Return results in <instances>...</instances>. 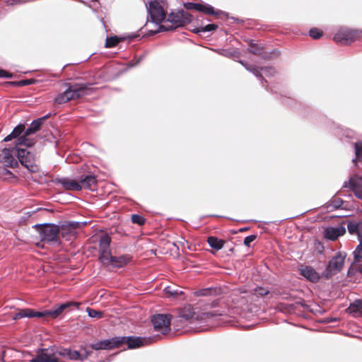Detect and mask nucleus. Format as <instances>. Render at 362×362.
<instances>
[{"label": "nucleus", "mask_w": 362, "mask_h": 362, "mask_svg": "<svg viewBox=\"0 0 362 362\" xmlns=\"http://www.w3.org/2000/svg\"><path fill=\"white\" fill-rule=\"evenodd\" d=\"M130 255H123L121 256L110 255L107 261L102 264L104 266H111L113 268H120L129 263L132 260Z\"/></svg>", "instance_id": "nucleus-15"}, {"label": "nucleus", "mask_w": 362, "mask_h": 362, "mask_svg": "<svg viewBox=\"0 0 362 362\" xmlns=\"http://www.w3.org/2000/svg\"><path fill=\"white\" fill-rule=\"evenodd\" d=\"M25 2V0H8L7 4L9 6H13L15 4H19Z\"/></svg>", "instance_id": "nucleus-53"}, {"label": "nucleus", "mask_w": 362, "mask_h": 362, "mask_svg": "<svg viewBox=\"0 0 362 362\" xmlns=\"http://www.w3.org/2000/svg\"><path fill=\"white\" fill-rule=\"evenodd\" d=\"M211 288H207L201 289V290L197 291L195 293V294L197 296H208V295H209L211 293Z\"/></svg>", "instance_id": "nucleus-51"}, {"label": "nucleus", "mask_w": 362, "mask_h": 362, "mask_svg": "<svg viewBox=\"0 0 362 362\" xmlns=\"http://www.w3.org/2000/svg\"><path fill=\"white\" fill-rule=\"evenodd\" d=\"M57 353L59 356L67 357L69 360H76L79 357L78 351H72L66 348L57 349Z\"/></svg>", "instance_id": "nucleus-22"}, {"label": "nucleus", "mask_w": 362, "mask_h": 362, "mask_svg": "<svg viewBox=\"0 0 362 362\" xmlns=\"http://www.w3.org/2000/svg\"><path fill=\"white\" fill-rule=\"evenodd\" d=\"M239 62L250 72H252L256 77L259 78L262 81V83L263 84V81H264L262 75L259 71V70L255 67L254 66L249 64L248 63L240 60Z\"/></svg>", "instance_id": "nucleus-26"}, {"label": "nucleus", "mask_w": 362, "mask_h": 362, "mask_svg": "<svg viewBox=\"0 0 362 362\" xmlns=\"http://www.w3.org/2000/svg\"><path fill=\"white\" fill-rule=\"evenodd\" d=\"M57 184H60L62 187L67 190H81V185L78 181L71 180L67 177H57L55 180Z\"/></svg>", "instance_id": "nucleus-17"}, {"label": "nucleus", "mask_w": 362, "mask_h": 362, "mask_svg": "<svg viewBox=\"0 0 362 362\" xmlns=\"http://www.w3.org/2000/svg\"><path fill=\"white\" fill-rule=\"evenodd\" d=\"M25 131V126L24 124H19L18 125H17L13 129V131L8 134L7 135L4 139V141H11L12 139H18V137Z\"/></svg>", "instance_id": "nucleus-23"}, {"label": "nucleus", "mask_w": 362, "mask_h": 362, "mask_svg": "<svg viewBox=\"0 0 362 362\" xmlns=\"http://www.w3.org/2000/svg\"><path fill=\"white\" fill-rule=\"evenodd\" d=\"M300 305L301 307L305 308L307 305L305 304L303 301H296L294 304H292L291 306L293 308H298V306Z\"/></svg>", "instance_id": "nucleus-54"}, {"label": "nucleus", "mask_w": 362, "mask_h": 362, "mask_svg": "<svg viewBox=\"0 0 362 362\" xmlns=\"http://www.w3.org/2000/svg\"><path fill=\"white\" fill-rule=\"evenodd\" d=\"M86 313H88V315L92 318L99 319L103 317V312L92 309L90 308H86Z\"/></svg>", "instance_id": "nucleus-37"}, {"label": "nucleus", "mask_w": 362, "mask_h": 362, "mask_svg": "<svg viewBox=\"0 0 362 362\" xmlns=\"http://www.w3.org/2000/svg\"><path fill=\"white\" fill-rule=\"evenodd\" d=\"M124 39L117 36L107 37L105 40V47L111 48L115 47L119 42Z\"/></svg>", "instance_id": "nucleus-29"}, {"label": "nucleus", "mask_w": 362, "mask_h": 362, "mask_svg": "<svg viewBox=\"0 0 362 362\" xmlns=\"http://www.w3.org/2000/svg\"><path fill=\"white\" fill-rule=\"evenodd\" d=\"M346 257L345 252H337L328 262L326 269L322 273V276L329 279L339 273L344 267Z\"/></svg>", "instance_id": "nucleus-3"}, {"label": "nucleus", "mask_w": 362, "mask_h": 362, "mask_svg": "<svg viewBox=\"0 0 362 362\" xmlns=\"http://www.w3.org/2000/svg\"><path fill=\"white\" fill-rule=\"evenodd\" d=\"M88 357V354H81L79 353V357L77 358L76 360H79L81 361H83Z\"/></svg>", "instance_id": "nucleus-56"}, {"label": "nucleus", "mask_w": 362, "mask_h": 362, "mask_svg": "<svg viewBox=\"0 0 362 362\" xmlns=\"http://www.w3.org/2000/svg\"><path fill=\"white\" fill-rule=\"evenodd\" d=\"M343 204V200L339 197H334L328 203L327 208L332 209H339Z\"/></svg>", "instance_id": "nucleus-31"}, {"label": "nucleus", "mask_w": 362, "mask_h": 362, "mask_svg": "<svg viewBox=\"0 0 362 362\" xmlns=\"http://www.w3.org/2000/svg\"><path fill=\"white\" fill-rule=\"evenodd\" d=\"M347 229L350 234H356L358 240H362V222L356 221H349L347 223Z\"/></svg>", "instance_id": "nucleus-21"}, {"label": "nucleus", "mask_w": 362, "mask_h": 362, "mask_svg": "<svg viewBox=\"0 0 362 362\" xmlns=\"http://www.w3.org/2000/svg\"><path fill=\"white\" fill-rule=\"evenodd\" d=\"M202 8L201 10H199V11H201V12H203L204 13H206V14H209V15H211V16H219L221 14H224V12L220 11V10H216L215 11L214 7H212L211 5L209 4H202Z\"/></svg>", "instance_id": "nucleus-27"}, {"label": "nucleus", "mask_w": 362, "mask_h": 362, "mask_svg": "<svg viewBox=\"0 0 362 362\" xmlns=\"http://www.w3.org/2000/svg\"><path fill=\"white\" fill-rule=\"evenodd\" d=\"M180 10H178L175 12L172 11L168 14L167 18V21L177 25V26H180Z\"/></svg>", "instance_id": "nucleus-28"}, {"label": "nucleus", "mask_w": 362, "mask_h": 362, "mask_svg": "<svg viewBox=\"0 0 362 362\" xmlns=\"http://www.w3.org/2000/svg\"><path fill=\"white\" fill-rule=\"evenodd\" d=\"M30 308L26 309H19L18 311L14 314L13 316V320H17L21 319L23 317H29L30 318Z\"/></svg>", "instance_id": "nucleus-36"}, {"label": "nucleus", "mask_w": 362, "mask_h": 362, "mask_svg": "<svg viewBox=\"0 0 362 362\" xmlns=\"http://www.w3.org/2000/svg\"><path fill=\"white\" fill-rule=\"evenodd\" d=\"M142 59H143V57H141L139 58V59L138 60L137 63L140 62L142 60Z\"/></svg>", "instance_id": "nucleus-60"}, {"label": "nucleus", "mask_w": 362, "mask_h": 362, "mask_svg": "<svg viewBox=\"0 0 362 362\" xmlns=\"http://www.w3.org/2000/svg\"><path fill=\"white\" fill-rule=\"evenodd\" d=\"M354 262L348 270V276L354 275L356 272L362 275V239L353 252Z\"/></svg>", "instance_id": "nucleus-10"}, {"label": "nucleus", "mask_w": 362, "mask_h": 362, "mask_svg": "<svg viewBox=\"0 0 362 362\" xmlns=\"http://www.w3.org/2000/svg\"><path fill=\"white\" fill-rule=\"evenodd\" d=\"M69 102V98H66V94L63 93H59L55 98L54 103L57 104H64Z\"/></svg>", "instance_id": "nucleus-41"}, {"label": "nucleus", "mask_w": 362, "mask_h": 362, "mask_svg": "<svg viewBox=\"0 0 362 362\" xmlns=\"http://www.w3.org/2000/svg\"><path fill=\"white\" fill-rule=\"evenodd\" d=\"M269 293L268 289L263 287H256L250 291L252 296V300L255 297H262Z\"/></svg>", "instance_id": "nucleus-30"}, {"label": "nucleus", "mask_w": 362, "mask_h": 362, "mask_svg": "<svg viewBox=\"0 0 362 362\" xmlns=\"http://www.w3.org/2000/svg\"><path fill=\"white\" fill-rule=\"evenodd\" d=\"M358 31L347 28H341L334 36V40L343 45L353 42L358 37Z\"/></svg>", "instance_id": "nucleus-8"}, {"label": "nucleus", "mask_w": 362, "mask_h": 362, "mask_svg": "<svg viewBox=\"0 0 362 362\" xmlns=\"http://www.w3.org/2000/svg\"><path fill=\"white\" fill-rule=\"evenodd\" d=\"M309 33L313 39H319L322 35V32L316 28H311Z\"/></svg>", "instance_id": "nucleus-46"}, {"label": "nucleus", "mask_w": 362, "mask_h": 362, "mask_svg": "<svg viewBox=\"0 0 362 362\" xmlns=\"http://www.w3.org/2000/svg\"><path fill=\"white\" fill-rule=\"evenodd\" d=\"M148 16L151 18L153 23L158 25L166 18L165 12L163 7L157 1H151L149 2V6L147 7Z\"/></svg>", "instance_id": "nucleus-4"}, {"label": "nucleus", "mask_w": 362, "mask_h": 362, "mask_svg": "<svg viewBox=\"0 0 362 362\" xmlns=\"http://www.w3.org/2000/svg\"><path fill=\"white\" fill-rule=\"evenodd\" d=\"M353 192L356 197L362 199V187L356 189Z\"/></svg>", "instance_id": "nucleus-52"}, {"label": "nucleus", "mask_w": 362, "mask_h": 362, "mask_svg": "<svg viewBox=\"0 0 362 362\" xmlns=\"http://www.w3.org/2000/svg\"><path fill=\"white\" fill-rule=\"evenodd\" d=\"M40 228L39 233L41 241L50 245H61L59 228L54 223H44L35 225Z\"/></svg>", "instance_id": "nucleus-1"}, {"label": "nucleus", "mask_w": 362, "mask_h": 362, "mask_svg": "<svg viewBox=\"0 0 362 362\" xmlns=\"http://www.w3.org/2000/svg\"><path fill=\"white\" fill-rule=\"evenodd\" d=\"M218 25L216 24H208L205 26H202L198 28H195L193 30V32L197 34H200L202 33L210 32L216 30Z\"/></svg>", "instance_id": "nucleus-33"}, {"label": "nucleus", "mask_w": 362, "mask_h": 362, "mask_svg": "<svg viewBox=\"0 0 362 362\" xmlns=\"http://www.w3.org/2000/svg\"><path fill=\"white\" fill-rule=\"evenodd\" d=\"M247 229H248V228H247V227L242 228L240 229V232H244V231H246Z\"/></svg>", "instance_id": "nucleus-58"}, {"label": "nucleus", "mask_w": 362, "mask_h": 362, "mask_svg": "<svg viewBox=\"0 0 362 362\" xmlns=\"http://www.w3.org/2000/svg\"><path fill=\"white\" fill-rule=\"evenodd\" d=\"M170 315L157 314L152 317L151 322L155 331L166 334L170 331Z\"/></svg>", "instance_id": "nucleus-5"}, {"label": "nucleus", "mask_w": 362, "mask_h": 362, "mask_svg": "<svg viewBox=\"0 0 362 362\" xmlns=\"http://www.w3.org/2000/svg\"><path fill=\"white\" fill-rule=\"evenodd\" d=\"M78 182L81 185V189L84 188L94 191L97 184V180L95 175H88L85 177L81 178Z\"/></svg>", "instance_id": "nucleus-20"}, {"label": "nucleus", "mask_w": 362, "mask_h": 362, "mask_svg": "<svg viewBox=\"0 0 362 362\" xmlns=\"http://www.w3.org/2000/svg\"><path fill=\"white\" fill-rule=\"evenodd\" d=\"M262 47L259 46L256 43H254L252 40H250L248 48L249 52L255 55H261L262 54Z\"/></svg>", "instance_id": "nucleus-34"}, {"label": "nucleus", "mask_w": 362, "mask_h": 362, "mask_svg": "<svg viewBox=\"0 0 362 362\" xmlns=\"http://www.w3.org/2000/svg\"><path fill=\"white\" fill-rule=\"evenodd\" d=\"M56 346H50L45 349H38L37 355L33 357L30 362H59L56 356Z\"/></svg>", "instance_id": "nucleus-6"}, {"label": "nucleus", "mask_w": 362, "mask_h": 362, "mask_svg": "<svg viewBox=\"0 0 362 362\" xmlns=\"http://www.w3.org/2000/svg\"><path fill=\"white\" fill-rule=\"evenodd\" d=\"M13 77V74L4 70V73H3V75L1 76V78H12Z\"/></svg>", "instance_id": "nucleus-55"}, {"label": "nucleus", "mask_w": 362, "mask_h": 362, "mask_svg": "<svg viewBox=\"0 0 362 362\" xmlns=\"http://www.w3.org/2000/svg\"><path fill=\"white\" fill-rule=\"evenodd\" d=\"M346 233V228L344 226H339L337 227H329L325 230V238L331 240H335L339 236L343 235Z\"/></svg>", "instance_id": "nucleus-18"}, {"label": "nucleus", "mask_w": 362, "mask_h": 362, "mask_svg": "<svg viewBox=\"0 0 362 362\" xmlns=\"http://www.w3.org/2000/svg\"><path fill=\"white\" fill-rule=\"evenodd\" d=\"M194 312L192 310V308L189 307L188 308H185L181 314V317L186 320H191L194 316Z\"/></svg>", "instance_id": "nucleus-40"}, {"label": "nucleus", "mask_w": 362, "mask_h": 362, "mask_svg": "<svg viewBox=\"0 0 362 362\" xmlns=\"http://www.w3.org/2000/svg\"><path fill=\"white\" fill-rule=\"evenodd\" d=\"M111 242V238L107 233L100 235L98 243V260L101 264L107 261L108 257L112 255L110 249Z\"/></svg>", "instance_id": "nucleus-7"}, {"label": "nucleus", "mask_w": 362, "mask_h": 362, "mask_svg": "<svg viewBox=\"0 0 362 362\" xmlns=\"http://www.w3.org/2000/svg\"><path fill=\"white\" fill-rule=\"evenodd\" d=\"M356 158L352 160L356 162V160H362V141L356 142L354 144Z\"/></svg>", "instance_id": "nucleus-35"}, {"label": "nucleus", "mask_w": 362, "mask_h": 362, "mask_svg": "<svg viewBox=\"0 0 362 362\" xmlns=\"http://www.w3.org/2000/svg\"><path fill=\"white\" fill-rule=\"evenodd\" d=\"M10 84L14 85V86H28L33 83V79H26V80H21L19 81H11L9 82Z\"/></svg>", "instance_id": "nucleus-45"}, {"label": "nucleus", "mask_w": 362, "mask_h": 362, "mask_svg": "<svg viewBox=\"0 0 362 362\" xmlns=\"http://www.w3.org/2000/svg\"><path fill=\"white\" fill-rule=\"evenodd\" d=\"M132 221L139 226H142L145 223V218L139 214H133L132 216Z\"/></svg>", "instance_id": "nucleus-43"}, {"label": "nucleus", "mask_w": 362, "mask_h": 362, "mask_svg": "<svg viewBox=\"0 0 362 362\" xmlns=\"http://www.w3.org/2000/svg\"><path fill=\"white\" fill-rule=\"evenodd\" d=\"M66 86L67 88L64 93L66 94V98H69V101L80 98L87 94V84L66 83Z\"/></svg>", "instance_id": "nucleus-9"}, {"label": "nucleus", "mask_w": 362, "mask_h": 362, "mask_svg": "<svg viewBox=\"0 0 362 362\" xmlns=\"http://www.w3.org/2000/svg\"><path fill=\"white\" fill-rule=\"evenodd\" d=\"M86 224V222L71 221L68 223V226L75 229L81 227V226H85Z\"/></svg>", "instance_id": "nucleus-50"}, {"label": "nucleus", "mask_w": 362, "mask_h": 362, "mask_svg": "<svg viewBox=\"0 0 362 362\" xmlns=\"http://www.w3.org/2000/svg\"><path fill=\"white\" fill-rule=\"evenodd\" d=\"M24 144H18V140L15 141V152L21 164L30 172H35L37 166L35 163L34 156L26 148H23Z\"/></svg>", "instance_id": "nucleus-2"}, {"label": "nucleus", "mask_w": 362, "mask_h": 362, "mask_svg": "<svg viewBox=\"0 0 362 362\" xmlns=\"http://www.w3.org/2000/svg\"><path fill=\"white\" fill-rule=\"evenodd\" d=\"M41 125L42 123L40 122V119H37L33 120L30 124V127L25 130L24 134L17 139L18 144H24L25 147H30L34 145L33 140L28 139V136L37 132Z\"/></svg>", "instance_id": "nucleus-12"}, {"label": "nucleus", "mask_w": 362, "mask_h": 362, "mask_svg": "<svg viewBox=\"0 0 362 362\" xmlns=\"http://www.w3.org/2000/svg\"><path fill=\"white\" fill-rule=\"evenodd\" d=\"M177 25L175 26L173 25H158V29L154 31L153 33L156 34L158 32H164V31H172L174 30L177 28Z\"/></svg>", "instance_id": "nucleus-42"}, {"label": "nucleus", "mask_w": 362, "mask_h": 362, "mask_svg": "<svg viewBox=\"0 0 362 362\" xmlns=\"http://www.w3.org/2000/svg\"><path fill=\"white\" fill-rule=\"evenodd\" d=\"M362 310V298L356 299L354 302L351 303L347 312L350 314H356Z\"/></svg>", "instance_id": "nucleus-25"}, {"label": "nucleus", "mask_w": 362, "mask_h": 362, "mask_svg": "<svg viewBox=\"0 0 362 362\" xmlns=\"http://www.w3.org/2000/svg\"><path fill=\"white\" fill-rule=\"evenodd\" d=\"M299 271L303 276L311 282L316 283L320 278L319 274L310 266L301 265Z\"/></svg>", "instance_id": "nucleus-16"}, {"label": "nucleus", "mask_w": 362, "mask_h": 362, "mask_svg": "<svg viewBox=\"0 0 362 362\" xmlns=\"http://www.w3.org/2000/svg\"><path fill=\"white\" fill-rule=\"evenodd\" d=\"M362 180L361 179L351 177L349 180V185L351 189L354 191L356 189L361 187Z\"/></svg>", "instance_id": "nucleus-39"}, {"label": "nucleus", "mask_w": 362, "mask_h": 362, "mask_svg": "<svg viewBox=\"0 0 362 362\" xmlns=\"http://www.w3.org/2000/svg\"><path fill=\"white\" fill-rule=\"evenodd\" d=\"M257 238L256 235H250L245 237L244 240V245L247 247H250L252 242H253Z\"/></svg>", "instance_id": "nucleus-49"}, {"label": "nucleus", "mask_w": 362, "mask_h": 362, "mask_svg": "<svg viewBox=\"0 0 362 362\" xmlns=\"http://www.w3.org/2000/svg\"><path fill=\"white\" fill-rule=\"evenodd\" d=\"M90 353H91V351H86V354H88V356H89Z\"/></svg>", "instance_id": "nucleus-61"}, {"label": "nucleus", "mask_w": 362, "mask_h": 362, "mask_svg": "<svg viewBox=\"0 0 362 362\" xmlns=\"http://www.w3.org/2000/svg\"><path fill=\"white\" fill-rule=\"evenodd\" d=\"M52 115V113H48L46 115L42 117H40V118H37L38 119H40V122L42 124V122L47 118H49V117H51Z\"/></svg>", "instance_id": "nucleus-57"}, {"label": "nucleus", "mask_w": 362, "mask_h": 362, "mask_svg": "<svg viewBox=\"0 0 362 362\" xmlns=\"http://www.w3.org/2000/svg\"><path fill=\"white\" fill-rule=\"evenodd\" d=\"M165 291L166 292V293L169 294L170 296H177L179 293H181L182 291L179 292L177 289H174L170 286H168L165 288Z\"/></svg>", "instance_id": "nucleus-48"}, {"label": "nucleus", "mask_w": 362, "mask_h": 362, "mask_svg": "<svg viewBox=\"0 0 362 362\" xmlns=\"http://www.w3.org/2000/svg\"><path fill=\"white\" fill-rule=\"evenodd\" d=\"M261 69L264 72V74L268 76H273L276 73V70L270 66H264L262 67Z\"/></svg>", "instance_id": "nucleus-47"}, {"label": "nucleus", "mask_w": 362, "mask_h": 362, "mask_svg": "<svg viewBox=\"0 0 362 362\" xmlns=\"http://www.w3.org/2000/svg\"><path fill=\"white\" fill-rule=\"evenodd\" d=\"M15 146L11 148H4L0 152V163H3L6 167L12 168L18 166V163L14 158V155L16 156L15 152Z\"/></svg>", "instance_id": "nucleus-14"}, {"label": "nucleus", "mask_w": 362, "mask_h": 362, "mask_svg": "<svg viewBox=\"0 0 362 362\" xmlns=\"http://www.w3.org/2000/svg\"><path fill=\"white\" fill-rule=\"evenodd\" d=\"M180 26H182V25H184L185 23H189L190 22H192L193 16L189 13H188L184 10H180Z\"/></svg>", "instance_id": "nucleus-32"}, {"label": "nucleus", "mask_w": 362, "mask_h": 362, "mask_svg": "<svg viewBox=\"0 0 362 362\" xmlns=\"http://www.w3.org/2000/svg\"><path fill=\"white\" fill-rule=\"evenodd\" d=\"M185 7L186 9H188V10L194 9V10L199 11V10H201L203 6H202V4L187 2V3L185 4Z\"/></svg>", "instance_id": "nucleus-44"}, {"label": "nucleus", "mask_w": 362, "mask_h": 362, "mask_svg": "<svg viewBox=\"0 0 362 362\" xmlns=\"http://www.w3.org/2000/svg\"><path fill=\"white\" fill-rule=\"evenodd\" d=\"M124 338H117V337L111 339H105L91 344L90 347L94 350H110L115 348H119L122 344Z\"/></svg>", "instance_id": "nucleus-13"}, {"label": "nucleus", "mask_w": 362, "mask_h": 362, "mask_svg": "<svg viewBox=\"0 0 362 362\" xmlns=\"http://www.w3.org/2000/svg\"><path fill=\"white\" fill-rule=\"evenodd\" d=\"M30 318L31 317H43L45 316H50L49 310H45L42 312L35 311L33 309H30Z\"/></svg>", "instance_id": "nucleus-38"}, {"label": "nucleus", "mask_w": 362, "mask_h": 362, "mask_svg": "<svg viewBox=\"0 0 362 362\" xmlns=\"http://www.w3.org/2000/svg\"><path fill=\"white\" fill-rule=\"evenodd\" d=\"M207 243L211 247L219 250L223 248L225 242L215 236H210L207 239Z\"/></svg>", "instance_id": "nucleus-24"}, {"label": "nucleus", "mask_w": 362, "mask_h": 362, "mask_svg": "<svg viewBox=\"0 0 362 362\" xmlns=\"http://www.w3.org/2000/svg\"><path fill=\"white\" fill-rule=\"evenodd\" d=\"M117 338H124L122 341V344L126 343L127 344L128 349H132L151 344L154 341L156 337H141L130 336L117 337Z\"/></svg>", "instance_id": "nucleus-11"}, {"label": "nucleus", "mask_w": 362, "mask_h": 362, "mask_svg": "<svg viewBox=\"0 0 362 362\" xmlns=\"http://www.w3.org/2000/svg\"><path fill=\"white\" fill-rule=\"evenodd\" d=\"M80 303L75 301H69L66 302L64 303H62L57 306L56 308L49 310L50 313V317L52 318H57L59 316H60L62 313L67 308H70L71 306H75L76 308H78Z\"/></svg>", "instance_id": "nucleus-19"}, {"label": "nucleus", "mask_w": 362, "mask_h": 362, "mask_svg": "<svg viewBox=\"0 0 362 362\" xmlns=\"http://www.w3.org/2000/svg\"><path fill=\"white\" fill-rule=\"evenodd\" d=\"M4 69H0V78H1V76L3 75Z\"/></svg>", "instance_id": "nucleus-59"}]
</instances>
